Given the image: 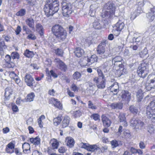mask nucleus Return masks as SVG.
I'll return each mask as SVG.
<instances>
[{
  "mask_svg": "<svg viewBox=\"0 0 155 155\" xmlns=\"http://www.w3.org/2000/svg\"><path fill=\"white\" fill-rule=\"evenodd\" d=\"M31 142L35 145H38L40 143V139L37 137L35 138H31L30 139Z\"/></svg>",
  "mask_w": 155,
  "mask_h": 155,
  "instance_id": "nucleus-35",
  "label": "nucleus"
},
{
  "mask_svg": "<svg viewBox=\"0 0 155 155\" xmlns=\"http://www.w3.org/2000/svg\"><path fill=\"white\" fill-rule=\"evenodd\" d=\"M49 104H52L54 107L57 108L61 110L63 108L62 104L60 101L56 99L51 98L49 100Z\"/></svg>",
  "mask_w": 155,
  "mask_h": 155,
  "instance_id": "nucleus-12",
  "label": "nucleus"
},
{
  "mask_svg": "<svg viewBox=\"0 0 155 155\" xmlns=\"http://www.w3.org/2000/svg\"><path fill=\"white\" fill-rule=\"evenodd\" d=\"M127 73L126 69L123 66L118 67L117 69V74L118 77H120L122 75H124Z\"/></svg>",
  "mask_w": 155,
  "mask_h": 155,
  "instance_id": "nucleus-20",
  "label": "nucleus"
},
{
  "mask_svg": "<svg viewBox=\"0 0 155 155\" xmlns=\"http://www.w3.org/2000/svg\"><path fill=\"white\" fill-rule=\"evenodd\" d=\"M24 54L28 58H31L34 56V54L33 51L26 50L24 53Z\"/></svg>",
  "mask_w": 155,
  "mask_h": 155,
  "instance_id": "nucleus-39",
  "label": "nucleus"
},
{
  "mask_svg": "<svg viewBox=\"0 0 155 155\" xmlns=\"http://www.w3.org/2000/svg\"><path fill=\"white\" fill-rule=\"evenodd\" d=\"M93 27L96 29H101L103 28L102 25L99 21H96L93 23Z\"/></svg>",
  "mask_w": 155,
  "mask_h": 155,
  "instance_id": "nucleus-36",
  "label": "nucleus"
},
{
  "mask_svg": "<svg viewBox=\"0 0 155 155\" xmlns=\"http://www.w3.org/2000/svg\"><path fill=\"white\" fill-rule=\"evenodd\" d=\"M71 88L72 90L74 92L78 91L79 88L78 87L74 84L73 83L71 86Z\"/></svg>",
  "mask_w": 155,
  "mask_h": 155,
  "instance_id": "nucleus-54",
  "label": "nucleus"
},
{
  "mask_svg": "<svg viewBox=\"0 0 155 155\" xmlns=\"http://www.w3.org/2000/svg\"><path fill=\"white\" fill-rule=\"evenodd\" d=\"M87 64L90 65L94 62H97V57L95 54L91 55V56H87Z\"/></svg>",
  "mask_w": 155,
  "mask_h": 155,
  "instance_id": "nucleus-21",
  "label": "nucleus"
},
{
  "mask_svg": "<svg viewBox=\"0 0 155 155\" xmlns=\"http://www.w3.org/2000/svg\"><path fill=\"white\" fill-rule=\"evenodd\" d=\"M25 82L26 84L30 87H32L35 83V80L32 76L29 74H27L24 78Z\"/></svg>",
  "mask_w": 155,
  "mask_h": 155,
  "instance_id": "nucleus-13",
  "label": "nucleus"
},
{
  "mask_svg": "<svg viewBox=\"0 0 155 155\" xmlns=\"http://www.w3.org/2000/svg\"><path fill=\"white\" fill-rule=\"evenodd\" d=\"M49 74H50L54 78H56L58 77L57 74L52 70L50 71Z\"/></svg>",
  "mask_w": 155,
  "mask_h": 155,
  "instance_id": "nucleus-63",
  "label": "nucleus"
},
{
  "mask_svg": "<svg viewBox=\"0 0 155 155\" xmlns=\"http://www.w3.org/2000/svg\"><path fill=\"white\" fill-rule=\"evenodd\" d=\"M146 114L148 118L155 122V100L152 101L147 106Z\"/></svg>",
  "mask_w": 155,
  "mask_h": 155,
  "instance_id": "nucleus-4",
  "label": "nucleus"
},
{
  "mask_svg": "<svg viewBox=\"0 0 155 155\" xmlns=\"http://www.w3.org/2000/svg\"><path fill=\"white\" fill-rule=\"evenodd\" d=\"M62 120L61 117L58 116L57 117L54 118L53 120V123L54 125L57 126L61 121Z\"/></svg>",
  "mask_w": 155,
  "mask_h": 155,
  "instance_id": "nucleus-40",
  "label": "nucleus"
},
{
  "mask_svg": "<svg viewBox=\"0 0 155 155\" xmlns=\"http://www.w3.org/2000/svg\"><path fill=\"white\" fill-rule=\"evenodd\" d=\"M11 56L13 59H18L19 58V54L17 52H14L12 53Z\"/></svg>",
  "mask_w": 155,
  "mask_h": 155,
  "instance_id": "nucleus-48",
  "label": "nucleus"
},
{
  "mask_svg": "<svg viewBox=\"0 0 155 155\" xmlns=\"http://www.w3.org/2000/svg\"><path fill=\"white\" fill-rule=\"evenodd\" d=\"M34 94L33 93H31L27 95V98L26 99V101L29 102L32 101L34 100Z\"/></svg>",
  "mask_w": 155,
  "mask_h": 155,
  "instance_id": "nucleus-42",
  "label": "nucleus"
},
{
  "mask_svg": "<svg viewBox=\"0 0 155 155\" xmlns=\"http://www.w3.org/2000/svg\"><path fill=\"white\" fill-rule=\"evenodd\" d=\"M36 30L38 32L41 38H44V29L41 25L39 23H37L36 25Z\"/></svg>",
  "mask_w": 155,
  "mask_h": 155,
  "instance_id": "nucleus-24",
  "label": "nucleus"
},
{
  "mask_svg": "<svg viewBox=\"0 0 155 155\" xmlns=\"http://www.w3.org/2000/svg\"><path fill=\"white\" fill-rule=\"evenodd\" d=\"M78 145L79 147L81 148L85 149L87 150V146L89 145V144L87 143H84L83 142H81L79 143Z\"/></svg>",
  "mask_w": 155,
  "mask_h": 155,
  "instance_id": "nucleus-52",
  "label": "nucleus"
},
{
  "mask_svg": "<svg viewBox=\"0 0 155 155\" xmlns=\"http://www.w3.org/2000/svg\"><path fill=\"white\" fill-rule=\"evenodd\" d=\"M146 16L150 21H152L155 18V7L151 8L150 12L146 14Z\"/></svg>",
  "mask_w": 155,
  "mask_h": 155,
  "instance_id": "nucleus-19",
  "label": "nucleus"
},
{
  "mask_svg": "<svg viewBox=\"0 0 155 155\" xmlns=\"http://www.w3.org/2000/svg\"><path fill=\"white\" fill-rule=\"evenodd\" d=\"M123 60L122 58L120 56H117L113 59L112 62L114 64L115 67L123 66L122 61Z\"/></svg>",
  "mask_w": 155,
  "mask_h": 155,
  "instance_id": "nucleus-15",
  "label": "nucleus"
},
{
  "mask_svg": "<svg viewBox=\"0 0 155 155\" xmlns=\"http://www.w3.org/2000/svg\"><path fill=\"white\" fill-rule=\"evenodd\" d=\"M12 108L13 111L15 112H17L18 111V107L15 104H12Z\"/></svg>",
  "mask_w": 155,
  "mask_h": 155,
  "instance_id": "nucleus-57",
  "label": "nucleus"
},
{
  "mask_svg": "<svg viewBox=\"0 0 155 155\" xmlns=\"http://www.w3.org/2000/svg\"><path fill=\"white\" fill-rule=\"evenodd\" d=\"M81 76V74L80 73L78 72H76L73 74V78L74 80H78L80 79Z\"/></svg>",
  "mask_w": 155,
  "mask_h": 155,
  "instance_id": "nucleus-46",
  "label": "nucleus"
},
{
  "mask_svg": "<svg viewBox=\"0 0 155 155\" xmlns=\"http://www.w3.org/2000/svg\"><path fill=\"white\" fill-rule=\"evenodd\" d=\"M91 118L95 120H97L100 119V116L97 114H94L91 116Z\"/></svg>",
  "mask_w": 155,
  "mask_h": 155,
  "instance_id": "nucleus-51",
  "label": "nucleus"
},
{
  "mask_svg": "<svg viewBox=\"0 0 155 155\" xmlns=\"http://www.w3.org/2000/svg\"><path fill=\"white\" fill-rule=\"evenodd\" d=\"M124 24L123 22L119 20L116 24L114 27V29L113 31L114 35L118 36L120 34V32L124 28Z\"/></svg>",
  "mask_w": 155,
  "mask_h": 155,
  "instance_id": "nucleus-10",
  "label": "nucleus"
},
{
  "mask_svg": "<svg viewBox=\"0 0 155 155\" xmlns=\"http://www.w3.org/2000/svg\"><path fill=\"white\" fill-rule=\"evenodd\" d=\"M21 31V28L20 26H18L15 31L17 35H18Z\"/></svg>",
  "mask_w": 155,
  "mask_h": 155,
  "instance_id": "nucleus-60",
  "label": "nucleus"
},
{
  "mask_svg": "<svg viewBox=\"0 0 155 155\" xmlns=\"http://www.w3.org/2000/svg\"><path fill=\"white\" fill-rule=\"evenodd\" d=\"M101 118L104 126L106 127H109L111 124V122L109 119L104 115H103Z\"/></svg>",
  "mask_w": 155,
  "mask_h": 155,
  "instance_id": "nucleus-23",
  "label": "nucleus"
},
{
  "mask_svg": "<svg viewBox=\"0 0 155 155\" xmlns=\"http://www.w3.org/2000/svg\"><path fill=\"white\" fill-rule=\"evenodd\" d=\"M11 58L9 55H6L5 56V60L7 63H9L11 61Z\"/></svg>",
  "mask_w": 155,
  "mask_h": 155,
  "instance_id": "nucleus-62",
  "label": "nucleus"
},
{
  "mask_svg": "<svg viewBox=\"0 0 155 155\" xmlns=\"http://www.w3.org/2000/svg\"><path fill=\"white\" fill-rule=\"evenodd\" d=\"M51 142H52L51 145L53 149H57L59 145L58 141L55 139H53Z\"/></svg>",
  "mask_w": 155,
  "mask_h": 155,
  "instance_id": "nucleus-38",
  "label": "nucleus"
},
{
  "mask_svg": "<svg viewBox=\"0 0 155 155\" xmlns=\"http://www.w3.org/2000/svg\"><path fill=\"white\" fill-rule=\"evenodd\" d=\"M140 148L141 149H143L145 148L146 144L143 141H140L139 144Z\"/></svg>",
  "mask_w": 155,
  "mask_h": 155,
  "instance_id": "nucleus-58",
  "label": "nucleus"
},
{
  "mask_svg": "<svg viewBox=\"0 0 155 155\" xmlns=\"http://www.w3.org/2000/svg\"><path fill=\"white\" fill-rule=\"evenodd\" d=\"M54 62L57 67L60 69L65 71L67 69V66L65 64L58 58H55Z\"/></svg>",
  "mask_w": 155,
  "mask_h": 155,
  "instance_id": "nucleus-11",
  "label": "nucleus"
},
{
  "mask_svg": "<svg viewBox=\"0 0 155 155\" xmlns=\"http://www.w3.org/2000/svg\"><path fill=\"white\" fill-rule=\"evenodd\" d=\"M126 114L123 112H120L118 117L119 120L121 123H123V124L124 127H127V123L126 121L125 117Z\"/></svg>",
  "mask_w": 155,
  "mask_h": 155,
  "instance_id": "nucleus-17",
  "label": "nucleus"
},
{
  "mask_svg": "<svg viewBox=\"0 0 155 155\" xmlns=\"http://www.w3.org/2000/svg\"><path fill=\"white\" fill-rule=\"evenodd\" d=\"M135 51L131 50L130 51L127 48H125L123 51V54L125 56L133 57L134 55L137 54Z\"/></svg>",
  "mask_w": 155,
  "mask_h": 155,
  "instance_id": "nucleus-26",
  "label": "nucleus"
},
{
  "mask_svg": "<svg viewBox=\"0 0 155 155\" xmlns=\"http://www.w3.org/2000/svg\"><path fill=\"white\" fill-rule=\"evenodd\" d=\"M68 146L70 147H72L74 144V141L73 138L71 137H67L65 139Z\"/></svg>",
  "mask_w": 155,
  "mask_h": 155,
  "instance_id": "nucleus-31",
  "label": "nucleus"
},
{
  "mask_svg": "<svg viewBox=\"0 0 155 155\" xmlns=\"http://www.w3.org/2000/svg\"><path fill=\"white\" fill-rule=\"evenodd\" d=\"M67 90L68 94L69 96L71 97H74V93L71 91L68 88L67 89Z\"/></svg>",
  "mask_w": 155,
  "mask_h": 155,
  "instance_id": "nucleus-61",
  "label": "nucleus"
},
{
  "mask_svg": "<svg viewBox=\"0 0 155 155\" xmlns=\"http://www.w3.org/2000/svg\"><path fill=\"white\" fill-rule=\"evenodd\" d=\"M121 97L123 101L129 102L131 99V94L128 91H123L122 92Z\"/></svg>",
  "mask_w": 155,
  "mask_h": 155,
  "instance_id": "nucleus-16",
  "label": "nucleus"
},
{
  "mask_svg": "<svg viewBox=\"0 0 155 155\" xmlns=\"http://www.w3.org/2000/svg\"><path fill=\"white\" fill-rule=\"evenodd\" d=\"M88 106L89 108H91L92 109H96V107L94 105L91 101H89L88 103Z\"/></svg>",
  "mask_w": 155,
  "mask_h": 155,
  "instance_id": "nucleus-55",
  "label": "nucleus"
},
{
  "mask_svg": "<svg viewBox=\"0 0 155 155\" xmlns=\"http://www.w3.org/2000/svg\"><path fill=\"white\" fill-rule=\"evenodd\" d=\"M72 5L66 1H63L61 2V8L64 16L68 17L73 11Z\"/></svg>",
  "mask_w": 155,
  "mask_h": 155,
  "instance_id": "nucleus-5",
  "label": "nucleus"
},
{
  "mask_svg": "<svg viewBox=\"0 0 155 155\" xmlns=\"http://www.w3.org/2000/svg\"><path fill=\"white\" fill-rule=\"evenodd\" d=\"M130 123L131 126L134 127L136 131H137L140 128L143 127L144 125L143 122L139 120L136 119L134 117L130 120Z\"/></svg>",
  "mask_w": 155,
  "mask_h": 155,
  "instance_id": "nucleus-9",
  "label": "nucleus"
},
{
  "mask_svg": "<svg viewBox=\"0 0 155 155\" xmlns=\"http://www.w3.org/2000/svg\"><path fill=\"white\" fill-rule=\"evenodd\" d=\"M140 11L138 9H136L134 11L131 12L129 16L130 20L133 21L140 14Z\"/></svg>",
  "mask_w": 155,
  "mask_h": 155,
  "instance_id": "nucleus-29",
  "label": "nucleus"
},
{
  "mask_svg": "<svg viewBox=\"0 0 155 155\" xmlns=\"http://www.w3.org/2000/svg\"><path fill=\"white\" fill-rule=\"evenodd\" d=\"M25 22L27 25L31 28H34V21L31 18H27L25 20Z\"/></svg>",
  "mask_w": 155,
  "mask_h": 155,
  "instance_id": "nucleus-30",
  "label": "nucleus"
},
{
  "mask_svg": "<svg viewBox=\"0 0 155 155\" xmlns=\"http://www.w3.org/2000/svg\"><path fill=\"white\" fill-rule=\"evenodd\" d=\"M97 71L98 74V77H96L95 78H104V75H103V73L101 71L100 69H97Z\"/></svg>",
  "mask_w": 155,
  "mask_h": 155,
  "instance_id": "nucleus-53",
  "label": "nucleus"
},
{
  "mask_svg": "<svg viewBox=\"0 0 155 155\" xmlns=\"http://www.w3.org/2000/svg\"><path fill=\"white\" fill-rule=\"evenodd\" d=\"M74 117L77 118L81 116L82 113L81 111L80 110H76L74 111L73 113Z\"/></svg>",
  "mask_w": 155,
  "mask_h": 155,
  "instance_id": "nucleus-43",
  "label": "nucleus"
},
{
  "mask_svg": "<svg viewBox=\"0 0 155 155\" xmlns=\"http://www.w3.org/2000/svg\"><path fill=\"white\" fill-rule=\"evenodd\" d=\"M148 78L150 79V82L146 83L145 87L146 90L149 91L155 87V74H150Z\"/></svg>",
  "mask_w": 155,
  "mask_h": 155,
  "instance_id": "nucleus-8",
  "label": "nucleus"
},
{
  "mask_svg": "<svg viewBox=\"0 0 155 155\" xmlns=\"http://www.w3.org/2000/svg\"><path fill=\"white\" fill-rule=\"evenodd\" d=\"M12 94V91L10 87L6 88L5 89L4 96L6 100H9L10 98V96Z\"/></svg>",
  "mask_w": 155,
  "mask_h": 155,
  "instance_id": "nucleus-25",
  "label": "nucleus"
},
{
  "mask_svg": "<svg viewBox=\"0 0 155 155\" xmlns=\"http://www.w3.org/2000/svg\"><path fill=\"white\" fill-rule=\"evenodd\" d=\"M58 151L60 153H64L65 152L64 147H60L58 149Z\"/></svg>",
  "mask_w": 155,
  "mask_h": 155,
  "instance_id": "nucleus-64",
  "label": "nucleus"
},
{
  "mask_svg": "<svg viewBox=\"0 0 155 155\" xmlns=\"http://www.w3.org/2000/svg\"><path fill=\"white\" fill-rule=\"evenodd\" d=\"M53 34L57 38L65 39L66 38L67 32L62 27L59 25H56L52 28Z\"/></svg>",
  "mask_w": 155,
  "mask_h": 155,
  "instance_id": "nucleus-3",
  "label": "nucleus"
},
{
  "mask_svg": "<svg viewBox=\"0 0 155 155\" xmlns=\"http://www.w3.org/2000/svg\"><path fill=\"white\" fill-rule=\"evenodd\" d=\"M30 66L31 67L32 69L35 70H38L39 68V67L36 64H31L30 65Z\"/></svg>",
  "mask_w": 155,
  "mask_h": 155,
  "instance_id": "nucleus-56",
  "label": "nucleus"
},
{
  "mask_svg": "<svg viewBox=\"0 0 155 155\" xmlns=\"http://www.w3.org/2000/svg\"><path fill=\"white\" fill-rule=\"evenodd\" d=\"M110 106L112 109H121L123 106V104L121 102L114 103L111 104Z\"/></svg>",
  "mask_w": 155,
  "mask_h": 155,
  "instance_id": "nucleus-27",
  "label": "nucleus"
},
{
  "mask_svg": "<svg viewBox=\"0 0 155 155\" xmlns=\"http://www.w3.org/2000/svg\"><path fill=\"white\" fill-rule=\"evenodd\" d=\"M25 13V10L24 9H22L16 13V15L18 16H21L24 15Z\"/></svg>",
  "mask_w": 155,
  "mask_h": 155,
  "instance_id": "nucleus-45",
  "label": "nucleus"
},
{
  "mask_svg": "<svg viewBox=\"0 0 155 155\" xmlns=\"http://www.w3.org/2000/svg\"><path fill=\"white\" fill-rule=\"evenodd\" d=\"M93 7V5H91L90 7V9L89 12V14L91 17H93L95 15V10L93 9L92 8Z\"/></svg>",
  "mask_w": 155,
  "mask_h": 155,
  "instance_id": "nucleus-49",
  "label": "nucleus"
},
{
  "mask_svg": "<svg viewBox=\"0 0 155 155\" xmlns=\"http://www.w3.org/2000/svg\"><path fill=\"white\" fill-rule=\"evenodd\" d=\"M59 2L58 0H51L46 3L44 8L45 14L48 17L52 16L59 10Z\"/></svg>",
  "mask_w": 155,
  "mask_h": 155,
  "instance_id": "nucleus-1",
  "label": "nucleus"
},
{
  "mask_svg": "<svg viewBox=\"0 0 155 155\" xmlns=\"http://www.w3.org/2000/svg\"><path fill=\"white\" fill-rule=\"evenodd\" d=\"M137 73L139 76L144 78L148 73V67L147 64L142 62L138 67Z\"/></svg>",
  "mask_w": 155,
  "mask_h": 155,
  "instance_id": "nucleus-7",
  "label": "nucleus"
},
{
  "mask_svg": "<svg viewBox=\"0 0 155 155\" xmlns=\"http://www.w3.org/2000/svg\"><path fill=\"white\" fill-rule=\"evenodd\" d=\"M119 87L117 83H114L111 85L109 88L108 90L112 92L114 95H116L119 91Z\"/></svg>",
  "mask_w": 155,
  "mask_h": 155,
  "instance_id": "nucleus-18",
  "label": "nucleus"
},
{
  "mask_svg": "<svg viewBox=\"0 0 155 155\" xmlns=\"http://www.w3.org/2000/svg\"><path fill=\"white\" fill-rule=\"evenodd\" d=\"M98 147L95 144L91 145L89 144L87 146V150L89 151L94 152L95 150H97Z\"/></svg>",
  "mask_w": 155,
  "mask_h": 155,
  "instance_id": "nucleus-37",
  "label": "nucleus"
},
{
  "mask_svg": "<svg viewBox=\"0 0 155 155\" xmlns=\"http://www.w3.org/2000/svg\"><path fill=\"white\" fill-rule=\"evenodd\" d=\"M83 49L80 48H77L74 51L75 55L78 57H80L84 53Z\"/></svg>",
  "mask_w": 155,
  "mask_h": 155,
  "instance_id": "nucleus-34",
  "label": "nucleus"
},
{
  "mask_svg": "<svg viewBox=\"0 0 155 155\" xmlns=\"http://www.w3.org/2000/svg\"><path fill=\"white\" fill-rule=\"evenodd\" d=\"M110 144L112 148H115L118 147L119 145L118 142L116 140H114L110 142Z\"/></svg>",
  "mask_w": 155,
  "mask_h": 155,
  "instance_id": "nucleus-50",
  "label": "nucleus"
},
{
  "mask_svg": "<svg viewBox=\"0 0 155 155\" xmlns=\"http://www.w3.org/2000/svg\"><path fill=\"white\" fill-rule=\"evenodd\" d=\"M129 110L134 115L137 114L138 112V110L137 108L133 105L131 106L130 107Z\"/></svg>",
  "mask_w": 155,
  "mask_h": 155,
  "instance_id": "nucleus-41",
  "label": "nucleus"
},
{
  "mask_svg": "<svg viewBox=\"0 0 155 155\" xmlns=\"http://www.w3.org/2000/svg\"><path fill=\"white\" fill-rule=\"evenodd\" d=\"M9 76L10 77L13 78V79L17 78L18 76L14 73V72H12L9 74Z\"/></svg>",
  "mask_w": 155,
  "mask_h": 155,
  "instance_id": "nucleus-59",
  "label": "nucleus"
},
{
  "mask_svg": "<svg viewBox=\"0 0 155 155\" xmlns=\"http://www.w3.org/2000/svg\"><path fill=\"white\" fill-rule=\"evenodd\" d=\"M105 79L104 78H94V81L97 84V87L99 88H104L105 87Z\"/></svg>",
  "mask_w": 155,
  "mask_h": 155,
  "instance_id": "nucleus-14",
  "label": "nucleus"
},
{
  "mask_svg": "<svg viewBox=\"0 0 155 155\" xmlns=\"http://www.w3.org/2000/svg\"><path fill=\"white\" fill-rule=\"evenodd\" d=\"M7 50L6 46L4 45V42H1L0 46V55L2 56L4 55Z\"/></svg>",
  "mask_w": 155,
  "mask_h": 155,
  "instance_id": "nucleus-33",
  "label": "nucleus"
},
{
  "mask_svg": "<svg viewBox=\"0 0 155 155\" xmlns=\"http://www.w3.org/2000/svg\"><path fill=\"white\" fill-rule=\"evenodd\" d=\"M116 9L115 5L112 3L108 2L104 6L101 16L106 19L111 18L114 15Z\"/></svg>",
  "mask_w": 155,
  "mask_h": 155,
  "instance_id": "nucleus-2",
  "label": "nucleus"
},
{
  "mask_svg": "<svg viewBox=\"0 0 155 155\" xmlns=\"http://www.w3.org/2000/svg\"><path fill=\"white\" fill-rule=\"evenodd\" d=\"M15 145L12 142L9 143L6 146L5 151L7 153H12L14 152Z\"/></svg>",
  "mask_w": 155,
  "mask_h": 155,
  "instance_id": "nucleus-22",
  "label": "nucleus"
},
{
  "mask_svg": "<svg viewBox=\"0 0 155 155\" xmlns=\"http://www.w3.org/2000/svg\"><path fill=\"white\" fill-rule=\"evenodd\" d=\"M22 148L24 153L28 154L30 153V146L28 143H24L22 146Z\"/></svg>",
  "mask_w": 155,
  "mask_h": 155,
  "instance_id": "nucleus-28",
  "label": "nucleus"
},
{
  "mask_svg": "<svg viewBox=\"0 0 155 155\" xmlns=\"http://www.w3.org/2000/svg\"><path fill=\"white\" fill-rule=\"evenodd\" d=\"M70 120V117L67 116H65L62 122V127L64 128L67 127L69 124Z\"/></svg>",
  "mask_w": 155,
  "mask_h": 155,
  "instance_id": "nucleus-32",
  "label": "nucleus"
},
{
  "mask_svg": "<svg viewBox=\"0 0 155 155\" xmlns=\"http://www.w3.org/2000/svg\"><path fill=\"white\" fill-rule=\"evenodd\" d=\"M107 42L106 40H103V41L98 46L97 48V51L98 54L100 55L102 58H107L108 54L105 52V44Z\"/></svg>",
  "mask_w": 155,
  "mask_h": 155,
  "instance_id": "nucleus-6",
  "label": "nucleus"
},
{
  "mask_svg": "<svg viewBox=\"0 0 155 155\" xmlns=\"http://www.w3.org/2000/svg\"><path fill=\"white\" fill-rule=\"evenodd\" d=\"M55 53L58 55L62 56L63 53V51L60 49L58 48L54 50Z\"/></svg>",
  "mask_w": 155,
  "mask_h": 155,
  "instance_id": "nucleus-47",
  "label": "nucleus"
},
{
  "mask_svg": "<svg viewBox=\"0 0 155 155\" xmlns=\"http://www.w3.org/2000/svg\"><path fill=\"white\" fill-rule=\"evenodd\" d=\"M45 118V116L44 115H41L38 119V123L41 128L43 127L42 123V120H44Z\"/></svg>",
  "mask_w": 155,
  "mask_h": 155,
  "instance_id": "nucleus-44",
  "label": "nucleus"
}]
</instances>
